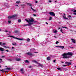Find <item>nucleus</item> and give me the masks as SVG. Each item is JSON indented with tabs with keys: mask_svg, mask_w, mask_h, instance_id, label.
Instances as JSON below:
<instances>
[{
	"mask_svg": "<svg viewBox=\"0 0 76 76\" xmlns=\"http://www.w3.org/2000/svg\"><path fill=\"white\" fill-rule=\"evenodd\" d=\"M57 69H58V70H61L60 68H57Z\"/></svg>",
	"mask_w": 76,
	"mask_h": 76,
	"instance_id": "36",
	"label": "nucleus"
},
{
	"mask_svg": "<svg viewBox=\"0 0 76 76\" xmlns=\"http://www.w3.org/2000/svg\"><path fill=\"white\" fill-rule=\"evenodd\" d=\"M8 60H9L10 61H12V60L11 59H9Z\"/></svg>",
	"mask_w": 76,
	"mask_h": 76,
	"instance_id": "39",
	"label": "nucleus"
},
{
	"mask_svg": "<svg viewBox=\"0 0 76 76\" xmlns=\"http://www.w3.org/2000/svg\"><path fill=\"white\" fill-rule=\"evenodd\" d=\"M0 60L1 61H2V60H3V59H0Z\"/></svg>",
	"mask_w": 76,
	"mask_h": 76,
	"instance_id": "51",
	"label": "nucleus"
},
{
	"mask_svg": "<svg viewBox=\"0 0 76 76\" xmlns=\"http://www.w3.org/2000/svg\"><path fill=\"white\" fill-rule=\"evenodd\" d=\"M51 19H52V17H50L49 20H51Z\"/></svg>",
	"mask_w": 76,
	"mask_h": 76,
	"instance_id": "32",
	"label": "nucleus"
},
{
	"mask_svg": "<svg viewBox=\"0 0 76 76\" xmlns=\"http://www.w3.org/2000/svg\"><path fill=\"white\" fill-rule=\"evenodd\" d=\"M15 6H18V7H19V6L18 5H15Z\"/></svg>",
	"mask_w": 76,
	"mask_h": 76,
	"instance_id": "49",
	"label": "nucleus"
},
{
	"mask_svg": "<svg viewBox=\"0 0 76 76\" xmlns=\"http://www.w3.org/2000/svg\"><path fill=\"white\" fill-rule=\"evenodd\" d=\"M53 33H54V34H56L57 33V31L55 29H54L53 30Z\"/></svg>",
	"mask_w": 76,
	"mask_h": 76,
	"instance_id": "10",
	"label": "nucleus"
},
{
	"mask_svg": "<svg viewBox=\"0 0 76 76\" xmlns=\"http://www.w3.org/2000/svg\"><path fill=\"white\" fill-rule=\"evenodd\" d=\"M27 54L29 56H34V54H33L32 53L29 52L27 53Z\"/></svg>",
	"mask_w": 76,
	"mask_h": 76,
	"instance_id": "7",
	"label": "nucleus"
},
{
	"mask_svg": "<svg viewBox=\"0 0 76 76\" xmlns=\"http://www.w3.org/2000/svg\"><path fill=\"white\" fill-rule=\"evenodd\" d=\"M32 62H34V63H36L37 64H38V62H37L35 60H34L32 61Z\"/></svg>",
	"mask_w": 76,
	"mask_h": 76,
	"instance_id": "14",
	"label": "nucleus"
},
{
	"mask_svg": "<svg viewBox=\"0 0 76 76\" xmlns=\"http://www.w3.org/2000/svg\"><path fill=\"white\" fill-rule=\"evenodd\" d=\"M9 37H12V38H13L16 39H18V40H23V39H20V38H18L17 37H15L12 36H10Z\"/></svg>",
	"mask_w": 76,
	"mask_h": 76,
	"instance_id": "4",
	"label": "nucleus"
},
{
	"mask_svg": "<svg viewBox=\"0 0 76 76\" xmlns=\"http://www.w3.org/2000/svg\"><path fill=\"white\" fill-rule=\"evenodd\" d=\"M33 15L34 16H37V15L35 14H33Z\"/></svg>",
	"mask_w": 76,
	"mask_h": 76,
	"instance_id": "44",
	"label": "nucleus"
},
{
	"mask_svg": "<svg viewBox=\"0 0 76 76\" xmlns=\"http://www.w3.org/2000/svg\"><path fill=\"white\" fill-rule=\"evenodd\" d=\"M6 44L5 43H4L2 44V42H0V45H1V46L4 47V48H8V47L3 45H6Z\"/></svg>",
	"mask_w": 76,
	"mask_h": 76,
	"instance_id": "5",
	"label": "nucleus"
},
{
	"mask_svg": "<svg viewBox=\"0 0 76 76\" xmlns=\"http://www.w3.org/2000/svg\"><path fill=\"white\" fill-rule=\"evenodd\" d=\"M46 24H47V25H48V23L47 22H46Z\"/></svg>",
	"mask_w": 76,
	"mask_h": 76,
	"instance_id": "58",
	"label": "nucleus"
},
{
	"mask_svg": "<svg viewBox=\"0 0 76 76\" xmlns=\"http://www.w3.org/2000/svg\"><path fill=\"white\" fill-rule=\"evenodd\" d=\"M60 31L61 32H62V33H63V30H62V29H61L60 30Z\"/></svg>",
	"mask_w": 76,
	"mask_h": 76,
	"instance_id": "34",
	"label": "nucleus"
},
{
	"mask_svg": "<svg viewBox=\"0 0 76 76\" xmlns=\"http://www.w3.org/2000/svg\"><path fill=\"white\" fill-rule=\"evenodd\" d=\"M31 20L29 19H28V20L26 19H25V20H26L27 22H28V24L27 25H24V26H31L32 23H33L32 22H34V19L32 18H30Z\"/></svg>",
	"mask_w": 76,
	"mask_h": 76,
	"instance_id": "2",
	"label": "nucleus"
},
{
	"mask_svg": "<svg viewBox=\"0 0 76 76\" xmlns=\"http://www.w3.org/2000/svg\"><path fill=\"white\" fill-rule=\"evenodd\" d=\"M29 68H31L32 67V66H28Z\"/></svg>",
	"mask_w": 76,
	"mask_h": 76,
	"instance_id": "42",
	"label": "nucleus"
},
{
	"mask_svg": "<svg viewBox=\"0 0 76 76\" xmlns=\"http://www.w3.org/2000/svg\"><path fill=\"white\" fill-rule=\"evenodd\" d=\"M4 48H0V51H4Z\"/></svg>",
	"mask_w": 76,
	"mask_h": 76,
	"instance_id": "12",
	"label": "nucleus"
},
{
	"mask_svg": "<svg viewBox=\"0 0 76 76\" xmlns=\"http://www.w3.org/2000/svg\"><path fill=\"white\" fill-rule=\"evenodd\" d=\"M4 32H8V31L7 30H6L4 31Z\"/></svg>",
	"mask_w": 76,
	"mask_h": 76,
	"instance_id": "47",
	"label": "nucleus"
},
{
	"mask_svg": "<svg viewBox=\"0 0 76 76\" xmlns=\"http://www.w3.org/2000/svg\"><path fill=\"white\" fill-rule=\"evenodd\" d=\"M74 15H76V13H74Z\"/></svg>",
	"mask_w": 76,
	"mask_h": 76,
	"instance_id": "57",
	"label": "nucleus"
},
{
	"mask_svg": "<svg viewBox=\"0 0 76 76\" xmlns=\"http://www.w3.org/2000/svg\"><path fill=\"white\" fill-rule=\"evenodd\" d=\"M14 48H15L14 47H12V49H14Z\"/></svg>",
	"mask_w": 76,
	"mask_h": 76,
	"instance_id": "50",
	"label": "nucleus"
},
{
	"mask_svg": "<svg viewBox=\"0 0 76 76\" xmlns=\"http://www.w3.org/2000/svg\"><path fill=\"white\" fill-rule=\"evenodd\" d=\"M64 15H65V14H64Z\"/></svg>",
	"mask_w": 76,
	"mask_h": 76,
	"instance_id": "63",
	"label": "nucleus"
},
{
	"mask_svg": "<svg viewBox=\"0 0 76 76\" xmlns=\"http://www.w3.org/2000/svg\"><path fill=\"white\" fill-rule=\"evenodd\" d=\"M60 29V28H58V29Z\"/></svg>",
	"mask_w": 76,
	"mask_h": 76,
	"instance_id": "60",
	"label": "nucleus"
},
{
	"mask_svg": "<svg viewBox=\"0 0 76 76\" xmlns=\"http://www.w3.org/2000/svg\"><path fill=\"white\" fill-rule=\"evenodd\" d=\"M8 23H11V21H8Z\"/></svg>",
	"mask_w": 76,
	"mask_h": 76,
	"instance_id": "35",
	"label": "nucleus"
},
{
	"mask_svg": "<svg viewBox=\"0 0 76 76\" xmlns=\"http://www.w3.org/2000/svg\"><path fill=\"white\" fill-rule=\"evenodd\" d=\"M12 44L13 45H16V43L15 42H14L12 43Z\"/></svg>",
	"mask_w": 76,
	"mask_h": 76,
	"instance_id": "21",
	"label": "nucleus"
},
{
	"mask_svg": "<svg viewBox=\"0 0 76 76\" xmlns=\"http://www.w3.org/2000/svg\"><path fill=\"white\" fill-rule=\"evenodd\" d=\"M16 61H20L21 60V59L20 58H16Z\"/></svg>",
	"mask_w": 76,
	"mask_h": 76,
	"instance_id": "13",
	"label": "nucleus"
},
{
	"mask_svg": "<svg viewBox=\"0 0 76 76\" xmlns=\"http://www.w3.org/2000/svg\"><path fill=\"white\" fill-rule=\"evenodd\" d=\"M56 47H57V48L59 47V48H60V47H61V46H57V45H56Z\"/></svg>",
	"mask_w": 76,
	"mask_h": 76,
	"instance_id": "27",
	"label": "nucleus"
},
{
	"mask_svg": "<svg viewBox=\"0 0 76 76\" xmlns=\"http://www.w3.org/2000/svg\"><path fill=\"white\" fill-rule=\"evenodd\" d=\"M0 67H1V66H0Z\"/></svg>",
	"mask_w": 76,
	"mask_h": 76,
	"instance_id": "64",
	"label": "nucleus"
},
{
	"mask_svg": "<svg viewBox=\"0 0 76 76\" xmlns=\"http://www.w3.org/2000/svg\"><path fill=\"white\" fill-rule=\"evenodd\" d=\"M54 38H57L56 37V36H54Z\"/></svg>",
	"mask_w": 76,
	"mask_h": 76,
	"instance_id": "56",
	"label": "nucleus"
},
{
	"mask_svg": "<svg viewBox=\"0 0 76 76\" xmlns=\"http://www.w3.org/2000/svg\"><path fill=\"white\" fill-rule=\"evenodd\" d=\"M20 22H21V20L20 19L18 20V22L20 23Z\"/></svg>",
	"mask_w": 76,
	"mask_h": 76,
	"instance_id": "24",
	"label": "nucleus"
},
{
	"mask_svg": "<svg viewBox=\"0 0 76 76\" xmlns=\"http://www.w3.org/2000/svg\"><path fill=\"white\" fill-rule=\"evenodd\" d=\"M47 59L48 60H50V59H51V58L50 56H48V57Z\"/></svg>",
	"mask_w": 76,
	"mask_h": 76,
	"instance_id": "16",
	"label": "nucleus"
},
{
	"mask_svg": "<svg viewBox=\"0 0 76 76\" xmlns=\"http://www.w3.org/2000/svg\"><path fill=\"white\" fill-rule=\"evenodd\" d=\"M74 13L76 12V10H75L74 11Z\"/></svg>",
	"mask_w": 76,
	"mask_h": 76,
	"instance_id": "45",
	"label": "nucleus"
},
{
	"mask_svg": "<svg viewBox=\"0 0 76 76\" xmlns=\"http://www.w3.org/2000/svg\"><path fill=\"white\" fill-rule=\"evenodd\" d=\"M38 64L39 65V66H40L41 67H43V65L39 63H38Z\"/></svg>",
	"mask_w": 76,
	"mask_h": 76,
	"instance_id": "15",
	"label": "nucleus"
},
{
	"mask_svg": "<svg viewBox=\"0 0 76 76\" xmlns=\"http://www.w3.org/2000/svg\"><path fill=\"white\" fill-rule=\"evenodd\" d=\"M49 2H51V1H49Z\"/></svg>",
	"mask_w": 76,
	"mask_h": 76,
	"instance_id": "53",
	"label": "nucleus"
},
{
	"mask_svg": "<svg viewBox=\"0 0 76 76\" xmlns=\"http://www.w3.org/2000/svg\"><path fill=\"white\" fill-rule=\"evenodd\" d=\"M35 3H38V1H36Z\"/></svg>",
	"mask_w": 76,
	"mask_h": 76,
	"instance_id": "46",
	"label": "nucleus"
},
{
	"mask_svg": "<svg viewBox=\"0 0 76 76\" xmlns=\"http://www.w3.org/2000/svg\"><path fill=\"white\" fill-rule=\"evenodd\" d=\"M60 48H61L62 49H63V48H64V46H60Z\"/></svg>",
	"mask_w": 76,
	"mask_h": 76,
	"instance_id": "22",
	"label": "nucleus"
},
{
	"mask_svg": "<svg viewBox=\"0 0 76 76\" xmlns=\"http://www.w3.org/2000/svg\"><path fill=\"white\" fill-rule=\"evenodd\" d=\"M64 67H65V66H67V65H63Z\"/></svg>",
	"mask_w": 76,
	"mask_h": 76,
	"instance_id": "37",
	"label": "nucleus"
},
{
	"mask_svg": "<svg viewBox=\"0 0 76 76\" xmlns=\"http://www.w3.org/2000/svg\"><path fill=\"white\" fill-rule=\"evenodd\" d=\"M55 2H57V1H55Z\"/></svg>",
	"mask_w": 76,
	"mask_h": 76,
	"instance_id": "59",
	"label": "nucleus"
},
{
	"mask_svg": "<svg viewBox=\"0 0 76 76\" xmlns=\"http://www.w3.org/2000/svg\"><path fill=\"white\" fill-rule=\"evenodd\" d=\"M26 4H27L29 5V6H32V4L31 3H27Z\"/></svg>",
	"mask_w": 76,
	"mask_h": 76,
	"instance_id": "17",
	"label": "nucleus"
},
{
	"mask_svg": "<svg viewBox=\"0 0 76 76\" xmlns=\"http://www.w3.org/2000/svg\"><path fill=\"white\" fill-rule=\"evenodd\" d=\"M5 50L6 51H7V52H9V50Z\"/></svg>",
	"mask_w": 76,
	"mask_h": 76,
	"instance_id": "41",
	"label": "nucleus"
},
{
	"mask_svg": "<svg viewBox=\"0 0 76 76\" xmlns=\"http://www.w3.org/2000/svg\"><path fill=\"white\" fill-rule=\"evenodd\" d=\"M4 69H2L1 70V71H4Z\"/></svg>",
	"mask_w": 76,
	"mask_h": 76,
	"instance_id": "52",
	"label": "nucleus"
},
{
	"mask_svg": "<svg viewBox=\"0 0 76 76\" xmlns=\"http://www.w3.org/2000/svg\"><path fill=\"white\" fill-rule=\"evenodd\" d=\"M53 62H56V60H54L53 61Z\"/></svg>",
	"mask_w": 76,
	"mask_h": 76,
	"instance_id": "48",
	"label": "nucleus"
},
{
	"mask_svg": "<svg viewBox=\"0 0 76 76\" xmlns=\"http://www.w3.org/2000/svg\"><path fill=\"white\" fill-rule=\"evenodd\" d=\"M1 29H0V31H1Z\"/></svg>",
	"mask_w": 76,
	"mask_h": 76,
	"instance_id": "62",
	"label": "nucleus"
},
{
	"mask_svg": "<svg viewBox=\"0 0 76 76\" xmlns=\"http://www.w3.org/2000/svg\"><path fill=\"white\" fill-rule=\"evenodd\" d=\"M62 28H65V29H67V28L66 27H64V26H62Z\"/></svg>",
	"mask_w": 76,
	"mask_h": 76,
	"instance_id": "29",
	"label": "nucleus"
},
{
	"mask_svg": "<svg viewBox=\"0 0 76 76\" xmlns=\"http://www.w3.org/2000/svg\"><path fill=\"white\" fill-rule=\"evenodd\" d=\"M31 9H32V10H33V11H35V10L32 8V7H31Z\"/></svg>",
	"mask_w": 76,
	"mask_h": 76,
	"instance_id": "31",
	"label": "nucleus"
},
{
	"mask_svg": "<svg viewBox=\"0 0 76 76\" xmlns=\"http://www.w3.org/2000/svg\"><path fill=\"white\" fill-rule=\"evenodd\" d=\"M18 32V31H15V33H17V32Z\"/></svg>",
	"mask_w": 76,
	"mask_h": 76,
	"instance_id": "43",
	"label": "nucleus"
},
{
	"mask_svg": "<svg viewBox=\"0 0 76 76\" xmlns=\"http://www.w3.org/2000/svg\"><path fill=\"white\" fill-rule=\"evenodd\" d=\"M50 57H54V56L53 55H51L50 56Z\"/></svg>",
	"mask_w": 76,
	"mask_h": 76,
	"instance_id": "30",
	"label": "nucleus"
},
{
	"mask_svg": "<svg viewBox=\"0 0 76 76\" xmlns=\"http://www.w3.org/2000/svg\"><path fill=\"white\" fill-rule=\"evenodd\" d=\"M4 4V5H5V6H6V7H7L9 8V7H10V6H9V5L7 4H6V3H5Z\"/></svg>",
	"mask_w": 76,
	"mask_h": 76,
	"instance_id": "11",
	"label": "nucleus"
},
{
	"mask_svg": "<svg viewBox=\"0 0 76 76\" xmlns=\"http://www.w3.org/2000/svg\"><path fill=\"white\" fill-rule=\"evenodd\" d=\"M59 43V42L58 41H56V44H58Z\"/></svg>",
	"mask_w": 76,
	"mask_h": 76,
	"instance_id": "38",
	"label": "nucleus"
},
{
	"mask_svg": "<svg viewBox=\"0 0 76 76\" xmlns=\"http://www.w3.org/2000/svg\"><path fill=\"white\" fill-rule=\"evenodd\" d=\"M68 18L69 19H72V17L70 15L68 16Z\"/></svg>",
	"mask_w": 76,
	"mask_h": 76,
	"instance_id": "20",
	"label": "nucleus"
},
{
	"mask_svg": "<svg viewBox=\"0 0 76 76\" xmlns=\"http://www.w3.org/2000/svg\"><path fill=\"white\" fill-rule=\"evenodd\" d=\"M25 63H29V61H28L27 60H26L25 62Z\"/></svg>",
	"mask_w": 76,
	"mask_h": 76,
	"instance_id": "25",
	"label": "nucleus"
},
{
	"mask_svg": "<svg viewBox=\"0 0 76 76\" xmlns=\"http://www.w3.org/2000/svg\"><path fill=\"white\" fill-rule=\"evenodd\" d=\"M7 70H10V68H7L6 69Z\"/></svg>",
	"mask_w": 76,
	"mask_h": 76,
	"instance_id": "33",
	"label": "nucleus"
},
{
	"mask_svg": "<svg viewBox=\"0 0 76 76\" xmlns=\"http://www.w3.org/2000/svg\"><path fill=\"white\" fill-rule=\"evenodd\" d=\"M63 18L65 19H67V20H68L69 19V18H66V17L65 16H63Z\"/></svg>",
	"mask_w": 76,
	"mask_h": 76,
	"instance_id": "18",
	"label": "nucleus"
},
{
	"mask_svg": "<svg viewBox=\"0 0 76 76\" xmlns=\"http://www.w3.org/2000/svg\"><path fill=\"white\" fill-rule=\"evenodd\" d=\"M5 57V56H2V57Z\"/></svg>",
	"mask_w": 76,
	"mask_h": 76,
	"instance_id": "55",
	"label": "nucleus"
},
{
	"mask_svg": "<svg viewBox=\"0 0 76 76\" xmlns=\"http://www.w3.org/2000/svg\"><path fill=\"white\" fill-rule=\"evenodd\" d=\"M16 3H18V4H19L20 3V1H17L16 2Z\"/></svg>",
	"mask_w": 76,
	"mask_h": 76,
	"instance_id": "26",
	"label": "nucleus"
},
{
	"mask_svg": "<svg viewBox=\"0 0 76 76\" xmlns=\"http://www.w3.org/2000/svg\"><path fill=\"white\" fill-rule=\"evenodd\" d=\"M73 54V53L71 52H69L63 54L62 56L64 58H69L70 57V56H72Z\"/></svg>",
	"mask_w": 76,
	"mask_h": 76,
	"instance_id": "1",
	"label": "nucleus"
},
{
	"mask_svg": "<svg viewBox=\"0 0 76 76\" xmlns=\"http://www.w3.org/2000/svg\"><path fill=\"white\" fill-rule=\"evenodd\" d=\"M64 63V62H62V63Z\"/></svg>",
	"mask_w": 76,
	"mask_h": 76,
	"instance_id": "61",
	"label": "nucleus"
},
{
	"mask_svg": "<svg viewBox=\"0 0 76 76\" xmlns=\"http://www.w3.org/2000/svg\"><path fill=\"white\" fill-rule=\"evenodd\" d=\"M71 40H72L73 43H76V40L75 39H72Z\"/></svg>",
	"mask_w": 76,
	"mask_h": 76,
	"instance_id": "9",
	"label": "nucleus"
},
{
	"mask_svg": "<svg viewBox=\"0 0 76 76\" xmlns=\"http://www.w3.org/2000/svg\"><path fill=\"white\" fill-rule=\"evenodd\" d=\"M20 71L21 72H23V68H22L21 69H20Z\"/></svg>",
	"mask_w": 76,
	"mask_h": 76,
	"instance_id": "28",
	"label": "nucleus"
},
{
	"mask_svg": "<svg viewBox=\"0 0 76 76\" xmlns=\"http://www.w3.org/2000/svg\"><path fill=\"white\" fill-rule=\"evenodd\" d=\"M16 16H18V15H15L12 16L8 17V19H12V18H13L16 17Z\"/></svg>",
	"mask_w": 76,
	"mask_h": 76,
	"instance_id": "3",
	"label": "nucleus"
},
{
	"mask_svg": "<svg viewBox=\"0 0 76 76\" xmlns=\"http://www.w3.org/2000/svg\"><path fill=\"white\" fill-rule=\"evenodd\" d=\"M50 15L52 16H55V14L53 12H50L49 13Z\"/></svg>",
	"mask_w": 76,
	"mask_h": 76,
	"instance_id": "6",
	"label": "nucleus"
},
{
	"mask_svg": "<svg viewBox=\"0 0 76 76\" xmlns=\"http://www.w3.org/2000/svg\"><path fill=\"white\" fill-rule=\"evenodd\" d=\"M21 73H23H23H24V71H22Z\"/></svg>",
	"mask_w": 76,
	"mask_h": 76,
	"instance_id": "40",
	"label": "nucleus"
},
{
	"mask_svg": "<svg viewBox=\"0 0 76 76\" xmlns=\"http://www.w3.org/2000/svg\"><path fill=\"white\" fill-rule=\"evenodd\" d=\"M27 41L28 42H29V41H30V39L29 38H28L27 39Z\"/></svg>",
	"mask_w": 76,
	"mask_h": 76,
	"instance_id": "23",
	"label": "nucleus"
},
{
	"mask_svg": "<svg viewBox=\"0 0 76 76\" xmlns=\"http://www.w3.org/2000/svg\"><path fill=\"white\" fill-rule=\"evenodd\" d=\"M65 64H67V66H69V65H71V64H72V63L68 62H65Z\"/></svg>",
	"mask_w": 76,
	"mask_h": 76,
	"instance_id": "8",
	"label": "nucleus"
},
{
	"mask_svg": "<svg viewBox=\"0 0 76 76\" xmlns=\"http://www.w3.org/2000/svg\"><path fill=\"white\" fill-rule=\"evenodd\" d=\"M34 53H38V52H35Z\"/></svg>",
	"mask_w": 76,
	"mask_h": 76,
	"instance_id": "54",
	"label": "nucleus"
},
{
	"mask_svg": "<svg viewBox=\"0 0 76 76\" xmlns=\"http://www.w3.org/2000/svg\"><path fill=\"white\" fill-rule=\"evenodd\" d=\"M35 49L34 48H32V49H30V51H34V50H35Z\"/></svg>",
	"mask_w": 76,
	"mask_h": 76,
	"instance_id": "19",
	"label": "nucleus"
}]
</instances>
